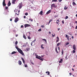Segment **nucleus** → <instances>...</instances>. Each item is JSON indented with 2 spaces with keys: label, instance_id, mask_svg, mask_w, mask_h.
Segmentation results:
<instances>
[{
  "label": "nucleus",
  "instance_id": "nucleus-1",
  "mask_svg": "<svg viewBox=\"0 0 77 77\" xmlns=\"http://www.w3.org/2000/svg\"><path fill=\"white\" fill-rule=\"evenodd\" d=\"M17 49L20 53L22 54L23 56H24V53H23V51L21 50H20V48H17Z\"/></svg>",
  "mask_w": 77,
  "mask_h": 77
},
{
  "label": "nucleus",
  "instance_id": "nucleus-2",
  "mask_svg": "<svg viewBox=\"0 0 77 77\" xmlns=\"http://www.w3.org/2000/svg\"><path fill=\"white\" fill-rule=\"evenodd\" d=\"M51 8H56L57 7V6L55 5V4H53L51 5Z\"/></svg>",
  "mask_w": 77,
  "mask_h": 77
},
{
  "label": "nucleus",
  "instance_id": "nucleus-3",
  "mask_svg": "<svg viewBox=\"0 0 77 77\" xmlns=\"http://www.w3.org/2000/svg\"><path fill=\"white\" fill-rule=\"evenodd\" d=\"M25 28H26L27 27H30V25L29 24H25L24 25Z\"/></svg>",
  "mask_w": 77,
  "mask_h": 77
},
{
  "label": "nucleus",
  "instance_id": "nucleus-4",
  "mask_svg": "<svg viewBox=\"0 0 77 77\" xmlns=\"http://www.w3.org/2000/svg\"><path fill=\"white\" fill-rule=\"evenodd\" d=\"M19 20V19L18 17H17L16 18H15V20H14V22L15 23H17V22Z\"/></svg>",
  "mask_w": 77,
  "mask_h": 77
},
{
  "label": "nucleus",
  "instance_id": "nucleus-5",
  "mask_svg": "<svg viewBox=\"0 0 77 77\" xmlns=\"http://www.w3.org/2000/svg\"><path fill=\"white\" fill-rule=\"evenodd\" d=\"M19 8L20 9L22 8V3H20L19 5Z\"/></svg>",
  "mask_w": 77,
  "mask_h": 77
},
{
  "label": "nucleus",
  "instance_id": "nucleus-6",
  "mask_svg": "<svg viewBox=\"0 0 77 77\" xmlns=\"http://www.w3.org/2000/svg\"><path fill=\"white\" fill-rule=\"evenodd\" d=\"M16 2V0H12V5H15V2Z\"/></svg>",
  "mask_w": 77,
  "mask_h": 77
},
{
  "label": "nucleus",
  "instance_id": "nucleus-7",
  "mask_svg": "<svg viewBox=\"0 0 77 77\" xmlns=\"http://www.w3.org/2000/svg\"><path fill=\"white\" fill-rule=\"evenodd\" d=\"M2 5L3 6H5L6 4L5 3V1H3Z\"/></svg>",
  "mask_w": 77,
  "mask_h": 77
},
{
  "label": "nucleus",
  "instance_id": "nucleus-8",
  "mask_svg": "<svg viewBox=\"0 0 77 77\" xmlns=\"http://www.w3.org/2000/svg\"><path fill=\"white\" fill-rule=\"evenodd\" d=\"M8 6H10L11 5V2L10 1H9L8 3Z\"/></svg>",
  "mask_w": 77,
  "mask_h": 77
},
{
  "label": "nucleus",
  "instance_id": "nucleus-9",
  "mask_svg": "<svg viewBox=\"0 0 77 77\" xmlns=\"http://www.w3.org/2000/svg\"><path fill=\"white\" fill-rule=\"evenodd\" d=\"M18 64L19 65H21L22 64L21 61L20 60L18 61Z\"/></svg>",
  "mask_w": 77,
  "mask_h": 77
},
{
  "label": "nucleus",
  "instance_id": "nucleus-10",
  "mask_svg": "<svg viewBox=\"0 0 77 77\" xmlns=\"http://www.w3.org/2000/svg\"><path fill=\"white\" fill-rule=\"evenodd\" d=\"M43 13V11H41L39 13V14L41 15H42L43 14H42Z\"/></svg>",
  "mask_w": 77,
  "mask_h": 77
},
{
  "label": "nucleus",
  "instance_id": "nucleus-11",
  "mask_svg": "<svg viewBox=\"0 0 77 77\" xmlns=\"http://www.w3.org/2000/svg\"><path fill=\"white\" fill-rule=\"evenodd\" d=\"M51 12V10H49L46 13V14H49Z\"/></svg>",
  "mask_w": 77,
  "mask_h": 77
},
{
  "label": "nucleus",
  "instance_id": "nucleus-12",
  "mask_svg": "<svg viewBox=\"0 0 77 77\" xmlns=\"http://www.w3.org/2000/svg\"><path fill=\"white\" fill-rule=\"evenodd\" d=\"M21 59L23 61V63L25 64V61H24V59L22 57L21 58Z\"/></svg>",
  "mask_w": 77,
  "mask_h": 77
},
{
  "label": "nucleus",
  "instance_id": "nucleus-13",
  "mask_svg": "<svg viewBox=\"0 0 77 77\" xmlns=\"http://www.w3.org/2000/svg\"><path fill=\"white\" fill-rule=\"evenodd\" d=\"M39 57H40V58L39 59L40 60H41L42 61H43V59L40 56H39Z\"/></svg>",
  "mask_w": 77,
  "mask_h": 77
},
{
  "label": "nucleus",
  "instance_id": "nucleus-14",
  "mask_svg": "<svg viewBox=\"0 0 77 77\" xmlns=\"http://www.w3.org/2000/svg\"><path fill=\"white\" fill-rule=\"evenodd\" d=\"M42 40L43 41H45V43H46V44H47V40L45 39H42Z\"/></svg>",
  "mask_w": 77,
  "mask_h": 77
},
{
  "label": "nucleus",
  "instance_id": "nucleus-15",
  "mask_svg": "<svg viewBox=\"0 0 77 77\" xmlns=\"http://www.w3.org/2000/svg\"><path fill=\"white\" fill-rule=\"evenodd\" d=\"M20 11L19 10L18 11V14H17V13H16L15 14H16L17 15H19L20 14Z\"/></svg>",
  "mask_w": 77,
  "mask_h": 77
},
{
  "label": "nucleus",
  "instance_id": "nucleus-16",
  "mask_svg": "<svg viewBox=\"0 0 77 77\" xmlns=\"http://www.w3.org/2000/svg\"><path fill=\"white\" fill-rule=\"evenodd\" d=\"M17 53V52L13 51L11 53V54H15Z\"/></svg>",
  "mask_w": 77,
  "mask_h": 77
},
{
  "label": "nucleus",
  "instance_id": "nucleus-17",
  "mask_svg": "<svg viewBox=\"0 0 77 77\" xmlns=\"http://www.w3.org/2000/svg\"><path fill=\"white\" fill-rule=\"evenodd\" d=\"M23 38H24L25 39H27V38L26 37V35H23Z\"/></svg>",
  "mask_w": 77,
  "mask_h": 77
},
{
  "label": "nucleus",
  "instance_id": "nucleus-18",
  "mask_svg": "<svg viewBox=\"0 0 77 77\" xmlns=\"http://www.w3.org/2000/svg\"><path fill=\"white\" fill-rule=\"evenodd\" d=\"M49 23H48V24H50V22H51V21H53V20H51V19H50L49 20Z\"/></svg>",
  "mask_w": 77,
  "mask_h": 77
},
{
  "label": "nucleus",
  "instance_id": "nucleus-19",
  "mask_svg": "<svg viewBox=\"0 0 77 77\" xmlns=\"http://www.w3.org/2000/svg\"><path fill=\"white\" fill-rule=\"evenodd\" d=\"M57 2V0H52V2Z\"/></svg>",
  "mask_w": 77,
  "mask_h": 77
},
{
  "label": "nucleus",
  "instance_id": "nucleus-20",
  "mask_svg": "<svg viewBox=\"0 0 77 77\" xmlns=\"http://www.w3.org/2000/svg\"><path fill=\"white\" fill-rule=\"evenodd\" d=\"M46 74L48 73V75H50V72H46Z\"/></svg>",
  "mask_w": 77,
  "mask_h": 77
},
{
  "label": "nucleus",
  "instance_id": "nucleus-21",
  "mask_svg": "<svg viewBox=\"0 0 77 77\" xmlns=\"http://www.w3.org/2000/svg\"><path fill=\"white\" fill-rule=\"evenodd\" d=\"M73 48H75V45H73Z\"/></svg>",
  "mask_w": 77,
  "mask_h": 77
},
{
  "label": "nucleus",
  "instance_id": "nucleus-22",
  "mask_svg": "<svg viewBox=\"0 0 77 77\" xmlns=\"http://www.w3.org/2000/svg\"><path fill=\"white\" fill-rule=\"evenodd\" d=\"M72 4L73 5H76V4H75V2H72Z\"/></svg>",
  "mask_w": 77,
  "mask_h": 77
},
{
  "label": "nucleus",
  "instance_id": "nucleus-23",
  "mask_svg": "<svg viewBox=\"0 0 77 77\" xmlns=\"http://www.w3.org/2000/svg\"><path fill=\"white\" fill-rule=\"evenodd\" d=\"M26 50H27V51H29L30 50V49L29 48H26Z\"/></svg>",
  "mask_w": 77,
  "mask_h": 77
},
{
  "label": "nucleus",
  "instance_id": "nucleus-24",
  "mask_svg": "<svg viewBox=\"0 0 77 77\" xmlns=\"http://www.w3.org/2000/svg\"><path fill=\"white\" fill-rule=\"evenodd\" d=\"M55 51H56L57 53H58V51H57V49L56 48L55 49Z\"/></svg>",
  "mask_w": 77,
  "mask_h": 77
},
{
  "label": "nucleus",
  "instance_id": "nucleus-25",
  "mask_svg": "<svg viewBox=\"0 0 77 77\" xmlns=\"http://www.w3.org/2000/svg\"><path fill=\"white\" fill-rule=\"evenodd\" d=\"M69 42H67L66 43L65 45H68V44H69Z\"/></svg>",
  "mask_w": 77,
  "mask_h": 77
},
{
  "label": "nucleus",
  "instance_id": "nucleus-26",
  "mask_svg": "<svg viewBox=\"0 0 77 77\" xmlns=\"http://www.w3.org/2000/svg\"><path fill=\"white\" fill-rule=\"evenodd\" d=\"M18 44V42L17 41H16L15 42V45H17Z\"/></svg>",
  "mask_w": 77,
  "mask_h": 77
},
{
  "label": "nucleus",
  "instance_id": "nucleus-27",
  "mask_svg": "<svg viewBox=\"0 0 77 77\" xmlns=\"http://www.w3.org/2000/svg\"><path fill=\"white\" fill-rule=\"evenodd\" d=\"M60 43H59L57 44V46H59V45H60Z\"/></svg>",
  "mask_w": 77,
  "mask_h": 77
},
{
  "label": "nucleus",
  "instance_id": "nucleus-28",
  "mask_svg": "<svg viewBox=\"0 0 77 77\" xmlns=\"http://www.w3.org/2000/svg\"><path fill=\"white\" fill-rule=\"evenodd\" d=\"M62 53V55H63V49H62V51L61 52Z\"/></svg>",
  "mask_w": 77,
  "mask_h": 77
},
{
  "label": "nucleus",
  "instance_id": "nucleus-29",
  "mask_svg": "<svg viewBox=\"0 0 77 77\" xmlns=\"http://www.w3.org/2000/svg\"><path fill=\"white\" fill-rule=\"evenodd\" d=\"M36 57L37 59H39V58H39V57H38L37 56H36Z\"/></svg>",
  "mask_w": 77,
  "mask_h": 77
},
{
  "label": "nucleus",
  "instance_id": "nucleus-30",
  "mask_svg": "<svg viewBox=\"0 0 77 77\" xmlns=\"http://www.w3.org/2000/svg\"><path fill=\"white\" fill-rule=\"evenodd\" d=\"M28 38L29 39H31V38L30 37V36H28Z\"/></svg>",
  "mask_w": 77,
  "mask_h": 77
},
{
  "label": "nucleus",
  "instance_id": "nucleus-31",
  "mask_svg": "<svg viewBox=\"0 0 77 77\" xmlns=\"http://www.w3.org/2000/svg\"><path fill=\"white\" fill-rule=\"evenodd\" d=\"M15 48H19L18 46H15Z\"/></svg>",
  "mask_w": 77,
  "mask_h": 77
},
{
  "label": "nucleus",
  "instance_id": "nucleus-32",
  "mask_svg": "<svg viewBox=\"0 0 77 77\" xmlns=\"http://www.w3.org/2000/svg\"><path fill=\"white\" fill-rule=\"evenodd\" d=\"M69 36H68V37H67V40H68V41H69Z\"/></svg>",
  "mask_w": 77,
  "mask_h": 77
},
{
  "label": "nucleus",
  "instance_id": "nucleus-33",
  "mask_svg": "<svg viewBox=\"0 0 77 77\" xmlns=\"http://www.w3.org/2000/svg\"><path fill=\"white\" fill-rule=\"evenodd\" d=\"M25 68H27V64H25Z\"/></svg>",
  "mask_w": 77,
  "mask_h": 77
},
{
  "label": "nucleus",
  "instance_id": "nucleus-34",
  "mask_svg": "<svg viewBox=\"0 0 77 77\" xmlns=\"http://www.w3.org/2000/svg\"><path fill=\"white\" fill-rule=\"evenodd\" d=\"M68 16H66L65 18V19H68Z\"/></svg>",
  "mask_w": 77,
  "mask_h": 77
},
{
  "label": "nucleus",
  "instance_id": "nucleus-35",
  "mask_svg": "<svg viewBox=\"0 0 77 77\" xmlns=\"http://www.w3.org/2000/svg\"><path fill=\"white\" fill-rule=\"evenodd\" d=\"M33 42H32L31 43V45H32V46H33Z\"/></svg>",
  "mask_w": 77,
  "mask_h": 77
},
{
  "label": "nucleus",
  "instance_id": "nucleus-36",
  "mask_svg": "<svg viewBox=\"0 0 77 77\" xmlns=\"http://www.w3.org/2000/svg\"><path fill=\"white\" fill-rule=\"evenodd\" d=\"M25 15H28V13H25Z\"/></svg>",
  "mask_w": 77,
  "mask_h": 77
},
{
  "label": "nucleus",
  "instance_id": "nucleus-37",
  "mask_svg": "<svg viewBox=\"0 0 77 77\" xmlns=\"http://www.w3.org/2000/svg\"><path fill=\"white\" fill-rule=\"evenodd\" d=\"M75 50H73L72 51V53H75Z\"/></svg>",
  "mask_w": 77,
  "mask_h": 77
},
{
  "label": "nucleus",
  "instance_id": "nucleus-38",
  "mask_svg": "<svg viewBox=\"0 0 77 77\" xmlns=\"http://www.w3.org/2000/svg\"><path fill=\"white\" fill-rule=\"evenodd\" d=\"M41 29H40L38 30V32H41Z\"/></svg>",
  "mask_w": 77,
  "mask_h": 77
},
{
  "label": "nucleus",
  "instance_id": "nucleus-39",
  "mask_svg": "<svg viewBox=\"0 0 77 77\" xmlns=\"http://www.w3.org/2000/svg\"><path fill=\"white\" fill-rule=\"evenodd\" d=\"M41 27H42V28H44V25H42L41 26Z\"/></svg>",
  "mask_w": 77,
  "mask_h": 77
},
{
  "label": "nucleus",
  "instance_id": "nucleus-40",
  "mask_svg": "<svg viewBox=\"0 0 77 77\" xmlns=\"http://www.w3.org/2000/svg\"><path fill=\"white\" fill-rule=\"evenodd\" d=\"M23 47H26V45H23Z\"/></svg>",
  "mask_w": 77,
  "mask_h": 77
},
{
  "label": "nucleus",
  "instance_id": "nucleus-41",
  "mask_svg": "<svg viewBox=\"0 0 77 77\" xmlns=\"http://www.w3.org/2000/svg\"><path fill=\"white\" fill-rule=\"evenodd\" d=\"M67 56H68L67 55H66V57L65 58H66V60L68 59V58H67Z\"/></svg>",
  "mask_w": 77,
  "mask_h": 77
},
{
  "label": "nucleus",
  "instance_id": "nucleus-42",
  "mask_svg": "<svg viewBox=\"0 0 77 77\" xmlns=\"http://www.w3.org/2000/svg\"><path fill=\"white\" fill-rule=\"evenodd\" d=\"M42 45L41 46V47L42 48H44V47H43L42 46V45Z\"/></svg>",
  "mask_w": 77,
  "mask_h": 77
},
{
  "label": "nucleus",
  "instance_id": "nucleus-43",
  "mask_svg": "<svg viewBox=\"0 0 77 77\" xmlns=\"http://www.w3.org/2000/svg\"><path fill=\"white\" fill-rule=\"evenodd\" d=\"M8 9V7H5V9Z\"/></svg>",
  "mask_w": 77,
  "mask_h": 77
},
{
  "label": "nucleus",
  "instance_id": "nucleus-44",
  "mask_svg": "<svg viewBox=\"0 0 77 77\" xmlns=\"http://www.w3.org/2000/svg\"><path fill=\"white\" fill-rule=\"evenodd\" d=\"M62 23H63V24H64V20H63L62 21Z\"/></svg>",
  "mask_w": 77,
  "mask_h": 77
},
{
  "label": "nucleus",
  "instance_id": "nucleus-45",
  "mask_svg": "<svg viewBox=\"0 0 77 77\" xmlns=\"http://www.w3.org/2000/svg\"><path fill=\"white\" fill-rule=\"evenodd\" d=\"M68 35H66V38H68Z\"/></svg>",
  "mask_w": 77,
  "mask_h": 77
},
{
  "label": "nucleus",
  "instance_id": "nucleus-46",
  "mask_svg": "<svg viewBox=\"0 0 77 77\" xmlns=\"http://www.w3.org/2000/svg\"><path fill=\"white\" fill-rule=\"evenodd\" d=\"M31 63L32 65H34V63L33 62H32V61H31Z\"/></svg>",
  "mask_w": 77,
  "mask_h": 77
},
{
  "label": "nucleus",
  "instance_id": "nucleus-47",
  "mask_svg": "<svg viewBox=\"0 0 77 77\" xmlns=\"http://www.w3.org/2000/svg\"><path fill=\"white\" fill-rule=\"evenodd\" d=\"M54 17H55V18H56L57 17H58V15H57V16H55Z\"/></svg>",
  "mask_w": 77,
  "mask_h": 77
},
{
  "label": "nucleus",
  "instance_id": "nucleus-48",
  "mask_svg": "<svg viewBox=\"0 0 77 77\" xmlns=\"http://www.w3.org/2000/svg\"><path fill=\"white\" fill-rule=\"evenodd\" d=\"M14 12H15V13H16V12H17V10H15L14 11Z\"/></svg>",
  "mask_w": 77,
  "mask_h": 77
},
{
  "label": "nucleus",
  "instance_id": "nucleus-49",
  "mask_svg": "<svg viewBox=\"0 0 77 77\" xmlns=\"http://www.w3.org/2000/svg\"><path fill=\"white\" fill-rule=\"evenodd\" d=\"M52 37H54V36H55V34H54V35H53V34H52Z\"/></svg>",
  "mask_w": 77,
  "mask_h": 77
},
{
  "label": "nucleus",
  "instance_id": "nucleus-50",
  "mask_svg": "<svg viewBox=\"0 0 77 77\" xmlns=\"http://www.w3.org/2000/svg\"><path fill=\"white\" fill-rule=\"evenodd\" d=\"M67 8H68V7H67L66 8H64V9L65 10H66V9H67Z\"/></svg>",
  "mask_w": 77,
  "mask_h": 77
},
{
  "label": "nucleus",
  "instance_id": "nucleus-51",
  "mask_svg": "<svg viewBox=\"0 0 77 77\" xmlns=\"http://www.w3.org/2000/svg\"><path fill=\"white\" fill-rule=\"evenodd\" d=\"M23 27H24L23 25H21V28H23Z\"/></svg>",
  "mask_w": 77,
  "mask_h": 77
},
{
  "label": "nucleus",
  "instance_id": "nucleus-52",
  "mask_svg": "<svg viewBox=\"0 0 77 77\" xmlns=\"http://www.w3.org/2000/svg\"><path fill=\"white\" fill-rule=\"evenodd\" d=\"M57 21H58V22H60V21L59 19H58L57 20Z\"/></svg>",
  "mask_w": 77,
  "mask_h": 77
},
{
  "label": "nucleus",
  "instance_id": "nucleus-53",
  "mask_svg": "<svg viewBox=\"0 0 77 77\" xmlns=\"http://www.w3.org/2000/svg\"><path fill=\"white\" fill-rule=\"evenodd\" d=\"M62 0H59V2H62Z\"/></svg>",
  "mask_w": 77,
  "mask_h": 77
},
{
  "label": "nucleus",
  "instance_id": "nucleus-54",
  "mask_svg": "<svg viewBox=\"0 0 77 77\" xmlns=\"http://www.w3.org/2000/svg\"><path fill=\"white\" fill-rule=\"evenodd\" d=\"M60 61H61V62H63V60L62 59H60Z\"/></svg>",
  "mask_w": 77,
  "mask_h": 77
},
{
  "label": "nucleus",
  "instance_id": "nucleus-55",
  "mask_svg": "<svg viewBox=\"0 0 77 77\" xmlns=\"http://www.w3.org/2000/svg\"><path fill=\"white\" fill-rule=\"evenodd\" d=\"M18 36V34L16 35V37H17V36Z\"/></svg>",
  "mask_w": 77,
  "mask_h": 77
},
{
  "label": "nucleus",
  "instance_id": "nucleus-56",
  "mask_svg": "<svg viewBox=\"0 0 77 77\" xmlns=\"http://www.w3.org/2000/svg\"><path fill=\"white\" fill-rule=\"evenodd\" d=\"M59 63H62V62L60 60L59 61Z\"/></svg>",
  "mask_w": 77,
  "mask_h": 77
},
{
  "label": "nucleus",
  "instance_id": "nucleus-57",
  "mask_svg": "<svg viewBox=\"0 0 77 77\" xmlns=\"http://www.w3.org/2000/svg\"><path fill=\"white\" fill-rule=\"evenodd\" d=\"M72 74H71V73H69V75H71Z\"/></svg>",
  "mask_w": 77,
  "mask_h": 77
},
{
  "label": "nucleus",
  "instance_id": "nucleus-58",
  "mask_svg": "<svg viewBox=\"0 0 77 77\" xmlns=\"http://www.w3.org/2000/svg\"><path fill=\"white\" fill-rule=\"evenodd\" d=\"M57 38L58 40H59V37H57Z\"/></svg>",
  "mask_w": 77,
  "mask_h": 77
},
{
  "label": "nucleus",
  "instance_id": "nucleus-59",
  "mask_svg": "<svg viewBox=\"0 0 77 77\" xmlns=\"http://www.w3.org/2000/svg\"><path fill=\"white\" fill-rule=\"evenodd\" d=\"M10 21H12V19H10Z\"/></svg>",
  "mask_w": 77,
  "mask_h": 77
},
{
  "label": "nucleus",
  "instance_id": "nucleus-60",
  "mask_svg": "<svg viewBox=\"0 0 77 77\" xmlns=\"http://www.w3.org/2000/svg\"><path fill=\"white\" fill-rule=\"evenodd\" d=\"M59 40H57V41H56V42H59Z\"/></svg>",
  "mask_w": 77,
  "mask_h": 77
},
{
  "label": "nucleus",
  "instance_id": "nucleus-61",
  "mask_svg": "<svg viewBox=\"0 0 77 77\" xmlns=\"http://www.w3.org/2000/svg\"><path fill=\"white\" fill-rule=\"evenodd\" d=\"M60 28H58V31H59V30H60Z\"/></svg>",
  "mask_w": 77,
  "mask_h": 77
},
{
  "label": "nucleus",
  "instance_id": "nucleus-62",
  "mask_svg": "<svg viewBox=\"0 0 77 77\" xmlns=\"http://www.w3.org/2000/svg\"><path fill=\"white\" fill-rule=\"evenodd\" d=\"M72 39H73V38H74V37H73V36H72Z\"/></svg>",
  "mask_w": 77,
  "mask_h": 77
},
{
  "label": "nucleus",
  "instance_id": "nucleus-63",
  "mask_svg": "<svg viewBox=\"0 0 77 77\" xmlns=\"http://www.w3.org/2000/svg\"><path fill=\"white\" fill-rule=\"evenodd\" d=\"M75 29H77V26H76V27H75Z\"/></svg>",
  "mask_w": 77,
  "mask_h": 77
},
{
  "label": "nucleus",
  "instance_id": "nucleus-64",
  "mask_svg": "<svg viewBox=\"0 0 77 77\" xmlns=\"http://www.w3.org/2000/svg\"><path fill=\"white\" fill-rule=\"evenodd\" d=\"M26 16H24V18H26Z\"/></svg>",
  "mask_w": 77,
  "mask_h": 77
}]
</instances>
